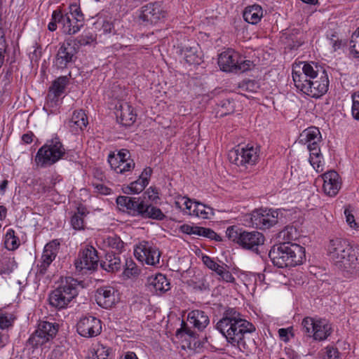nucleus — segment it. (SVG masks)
I'll return each instance as SVG.
<instances>
[{
  "instance_id": "nucleus-1",
  "label": "nucleus",
  "mask_w": 359,
  "mask_h": 359,
  "mask_svg": "<svg viewBox=\"0 0 359 359\" xmlns=\"http://www.w3.org/2000/svg\"><path fill=\"white\" fill-rule=\"evenodd\" d=\"M216 329L225 337L228 343L243 352L248 351L250 344L254 342L250 335L256 331L255 326L243 318L236 308L224 309L222 318L216 324Z\"/></svg>"
},
{
  "instance_id": "nucleus-2",
  "label": "nucleus",
  "mask_w": 359,
  "mask_h": 359,
  "mask_svg": "<svg viewBox=\"0 0 359 359\" xmlns=\"http://www.w3.org/2000/svg\"><path fill=\"white\" fill-rule=\"evenodd\" d=\"M269 257L278 268L292 267L302 264L306 259L305 248L294 243H281L271 248Z\"/></svg>"
},
{
  "instance_id": "nucleus-3",
  "label": "nucleus",
  "mask_w": 359,
  "mask_h": 359,
  "mask_svg": "<svg viewBox=\"0 0 359 359\" xmlns=\"http://www.w3.org/2000/svg\"><path fill=\"white\" fill-rule=\"evenodd\" d=\"M145 197H130L120 196L116 198L118 208L134 217H141L144 219L163 220L165 215L158 208L153 206L144 201Z\"/></svg>"
},
{
  "instance_id": "nucleus-4",
  "label": "nucleus",
  "mask_w": 359,
  "mask_h": 359,
  "mask_svg": "<svg viewBox=\"0 0 359 359\" xmlns=\"http://www.w3.org/2000/svg\"><path fill=\"white\" fill-rule=\"evenodd\" d=\"M83 287L81 281L66 277L65 280H62L60 285L50 294V304L58 309L65 308L77 296L79 289Z\"/></svg>"
},
{
  "instance_id": "nucleus-5",
  "label": "nucleus",
  "mask_w": 359,
  "mask_h": 359,
  "mask_svg": "<svg viewBox=\"0 0 359 359\" xmlns=\"http://www.w3.org/2000/svg\"><path fill=\"white\" fill-rule=\"evenodd\" d=\"M228 238L245 250L259 253V247L264 243V235L257 231H248L236 226H229L226 231Z\"/></svg>"
},
{
  "instance_id": "nucleus-6",
  "label": "nucleus",
  "mask_w": 359,
  "mask_h": 359,
  "mask_svg": "<svg viewBox=\"0 0 359 359\" xmlns=\"http://www.w3.org/2000/svg\"><path fill=\"white\" fill-rule=\"evenodd\" d=\"M65 149L58 137L52 139L42 146L37 151L35 161L41 167L50 166L61 159Z\"/></svg>"
},
{
  "instance_id": "nucleus-7",
  "label": "nucleus",
  "mask_w": 359,
  "mask_h": 359,
  "mask_svg": "<svg viewBox=\"0 0 359 359\" xmlns=\"http://www.w3.org/2000/svg\"><path fill=\"white\" fill-rule=\"evenodd\" d=\"M318 67V66L313 62L310 64L302 62L293 65L292 76L296 88L304 93L311 79L317 76Z\"/></svg>"
},
{
  "instance_id": "nucleus-8",
  "label": "nucleus",
  "mask_w": 359,
  "mask_h": 359,
  "mask_svg": "<svg viewBox=\"0 0 359 359\" xmlns=\"http://www.w3.org/2000/svg\"><path fill=\"white\" fill-rule=\"evenodd\" d=\"M283 214L279 210L258 209L251 214L252 226L259 229H269L276 224L283 222Z\"/></svg>"
},
{
  "instance_id": "nucleus-9",
  "label": "nucleus",
  "mask_w": 359,
  "mask_h": 359,
  "mask_svg": "<svg viewBox=\"0 0 359 359\" xmlns=\"http://www.w3.org/2000/svg\"><path fill=\"white\" fill-rule=\"evenodd\" d=\"M79 48V42L75 39H67L61 43L55 56L56 66L64 69L69 64L74 62Z\"/></svg>"
},
{
  "instance_id": "nucleus-10",
  "label": "nucleus",
  "mask_w": 359,
  "mask_h": 359,
  "mask_svg": "<svg viewBox=\"0 0 359 359\" xmlns=\"http://www.w3.org/2000/svg\"><path fill=\"white\" fill-rule=\"evenodd\" d=\"M229 161L238 166L255 164L259 157L257 147L247 145L238 146L231 150L228 154Z\"/></svg>"
},
{
  "instance_id": "nucleus-11",
  "label": "nucleus",
  "mask_w": 359,
  "mask_h": 359,
  "mask_svg": "<svg viewBox=\"0 0 359 359\" xmlns=\"http://www.w3.org/2000/svg\"><path fill=\"white\" fill-rule=\"evenodd\" d=\"M166 14L161 2H150L141 8L139 18L147 25H155L163 22Z\"/></svg>"
},
{
  "instance_id": "nucleus-12",
  "label": "nucleus",
  "mask_w": 359,
  "mask_h": 359,
  "mask_svg": "<svg viewBox=\"0 0 359 359\" xmlns=\"http://www.w3.org/2000/svg\"><path fill=\"white\" fill-rule=\"evenodd\" d=\"M98 262L97 251L93 246L87 245L80 250L74 265L78 271H94L97 268Z\"/></svg>"
},
{
  "instance_id": "nucleus-13",
  "label": "nucleus",
  "mask_w": 359,
  "mask_h": 359,
  "mask_svg": "<svg viewBox=\"0 0 359 359\" xmlns=\"http://www.w3.org/2000/svg\"><path fill=\"white\" fill-rule=\"evenodd\" d=\"M58 332V325L46 321L41 322L38 329L31 335L29 343L32 346L43 345L55 337Z\"/></svg>"
},
{
  "instance_id": "nucleus-14",
  "label": "nucleus",
  "mask_w": 359,
  "mask_h": 359,
  "mask_svg": "<svg viewBox=\"0 0 359 359\" xmlns=\"http://www.w3.org/2000/svg\"><path fill=\"white\" fill-rule=\"evenodd\" d=\"M329 83L326 71L318 66L317 76L311 79L304 93L312 97H320L327 92Z\"/></svg>"
},
{
  "instance_id": "nucleus-15",
  "label": "nucleus",
  "mask_w": 359,
  "mask_h": 359,
  "mask_svg": "<svg viewBox=\"0 0 359 359\" xmlns=\"http://www.w3.org/2000/svg\"><path fill=\"white\" fill-rule=\"evenodd\" d=\"M65 20L64 33L69 35L77 33L84 25V15L80 7L76 4L70 5Z\"/></svg>"
},
{
  "instance_id": "nucleus-16",
  "label": "nucleus",
  "mask_w": 359,
  "mask_h": 359,
  "mask_svg": "<svg viewBox=\"0 0 359 359\" xmlns=\"http://www.w3.org/2000/svg\"><path fill=\"white\" fill-rule=\"evenodd\" d=\"M134 254L139 261L148 265L156 266L159 263L161 253L158 249L148 242L140 243L135 249Z\"/></svg>"
},
{
  "instance_id": "nucleus-17",
  "label": "nucleus",
  "mask_w": 359,
  "mask_h": 359,
  "mask_svg": "<svg viewBox=\"0 0 359 359\" xmlns=\"http://www.w3.org/2000/svg\"><path fill=\"white\" fill-rule=\"evenodd\" d=\"M78 333L83 337H94L101 333V320L94 316H84L76 324Z\"/></svg>"
},
{
  "instance_id": "nucleus-18",
  "label": "nucleus",
  "mask_w": 359,
  "mask_h": 359,
  "mask_svg": "<svg viewBox=\"0 0 359 359\" xmlns=\"http://www.w3.org/2000/svg\"><path fill=\"white\" fill-rule=\"evenodd\" d=\"M353 247L344 238H333L330 240L327 245V255L334 264L336 265L342 257L346 255V253Z\"/></svg>"
},
{
  "instance_id": "nucleus-19",
  "label": "nucleus",
  "mask_w": 359,
  "mask_h": 359,
  "mask_svg": "<svg viewBox=\"0 0 359 359\" xmlns=\"http://www.w3.org/2000/svg\"><path fill=\"white\" fill-rule=\"evenodd\" d=\"M115 114L118 123L126 127L132 126L137 116L132 106L123 101H119L116 104Z\"/></svg>"
},
{
  "instance_id": "nucleus-20",
  "label": "nucleus",
  "mask_w": 359,
  "mask_h": 359,
  "mask_svg": "<svg viewBox=\"0 0 359 359\" xmlns=\"http://www.w3.org/2000/svg\"><path fill=\"white\" fill-rule=\"evenodd\" d=\"M335 265L340 270L353 272L359 270V246L354 245Z\"/></svg>"
},
{
  "instance_id": "nucleus-21",
  "label": "nucleus",
  "mask_w": 359,
  "mask_h": 359,
  "mask_svg": "<svg viewBox=\"0 0 359 359\" xmlns=\"http://www.w3.org/2000/svg\"><path fill=\"white\" fill-rule=\"evenodd\" d=\"M324 193L329 196H336L341 185L339 174L334 170H330L323 175Z\"/></svg>"
},
{
  "instance_id": "nucleus-22",
  "label": "nucleus",
  "mask_w": 359,
  "mask_h": 359,
  "mask_svg": "<svg viewBox=\"0 0 359 359\" xmlns=\"http://www.w3.org/2000/svg\"><path fill=\"white\" fill-rule=\"evenodd\" d=\"M116 291L113 287L104 286L96 290L95 301L97 304L104 309H109L116 302Z\"/></svg>"
},
{
  "instance_id": "nucleus-23",
  "label": "nucleus",
  "mask_w": 359,
  "mask_h": 359,
  "mask_svg": "<svg viewBox=\"0 0 359 359\" xmlns=\"http://www.w3.org/2000/svg\"><path fill=\"white\" fill-rule=\"evenodd\" d=\"M240 55L232 49L222 52L218 57V65L223 72H233L238 62Z\"/></svg>"
},
{
  "instance_id": "nucleus-24",
  "label": "nucleus",
  "mask_w": 359,
  "mask_h": 359,
  "mask_svg": "<svg viewBox=\"0 0 359 359\" xmlns=\"http://www.w3.org/2000/svg\"><path fill=\"white\" fill-rule=\"evenodd\" d=\"M68 83L69 79L66 76H60L55 80L52 86L50 87L47 95L48 102L55 104L57 102L59 97L64 93Z\"/></svg>"
},
{
  "instance_id": "nucleus-25",
  "label": "nucleus",
  "mask_w": 359,
  "mask_h": 359,
  "mask_svg": "<svg viewBox=\"0 0 359 359\" xmlns=\"http://www.w3.org/2000/svg\"><path fill=\"white\" fill-rule=\"evenodd\" d=\"M123 266V264L121 262L120 256L114 252H107L100 261L101 268L110 273H116L121 271Z\"/></svg>"
},
{
  "instance_id": "nucleus-26",
  "label": "nucleus",
  "mask_w": 359,
  "mask_h": 359,
  "mask_svg": "<svg viewBox=\"0 0 359 359\" xmlns=\"http://www.w3.org/2000/svg\"><path fill=\"white\" fill-rule=\"evenodd\" d=\"M147 285L151 292L163 293L170 290V282L165 276L158 273L148 278Z\"/></svg>"
},
{
  "instance_id": "nucleus-27",
  "label": "nucleus",
  "mask_w": 359,
  "mask_h": 359,
  "mask_svg": "<svg viewBox=\"0 0 359 359\" xmlns=\"http://www.w3.org/2000/svg\"><path fill=\"white\" fill-rule=\"evenodd\" d=\"M307 149L310 152L309 162L317 172H322L323 168V155L320 152L319 142H313L307 144Z\"/></svg>"
},
{
  "instance_id": "nucleus-28",
  "label": "nucleus",
  "mask_w": 359,
  "mask_h": 359,
  "mask_svg": "<svg viewBox=\"0 0 359 359\" xmlns=\"http://www.w3.org/2000/svg\"><path fill=\"white\" fill-rule=\"evenodd\" d=\"M201 53L199 45L196 43L184 46L181 49V54L189 65H199L201 61Z\"/></svg>"
},
{
  "instance_id": "nucleus-29",
  "label": "nucleus",
  "mask_w": 359,
  "mask_h": 359,
  "mask_svg": "<svg viewBox=\"0 0 359 359\" xmlns=\"http://www.w3.org/2000/svg\"><path fill=\"white\" fill-rule=\"evenodd\" d=\"M188 322L198 330H203L209 324L210 320L206 313L201 310H194L188 314Z\"/></svg>"
},
{
  "instance_id": "nucleus-30",
  "label": "nucleus",
  "mask_w": 359,
  "mask_h": 359,
  "mask_svg": "<svg viewBox=\"0 0 359 359\" xmlns=\"http://www.w3.org/2000/svg\"><path fill=\"white\" fill-rule=\"evenodd\" d=\"M315 327V331H313L312 337L316 341H323L331 334V325L325 319L316 320Z\"/></svg>"
},
{
  "instance_id": "nucleus-31",
  "label": "nucleus",
  "mask_w": 359,
  "mask_h": 359,
  "mask_svg": "<svg viewBox=\"0 0 359 359\" xmlns=\"http://www.w3.org/2000/svg\"><path fill=\"white\" fill-rule=\"evenodd\" d=\"M263 16L262 8L257 4L247 6L243 12L244 20L250 24L256 25Z\"/></svg>"
},
{
  "instance_id": "nucleus-32",
  "label": "nucleus",
  "mask_w": 359,
  "mask_h": 359,
  "mask_svg": "<svg viewBox=\"0 0 359 359\" xmlns=\"http://www.w3.org/2000/svg\"><path fill=\"white\" fill-rule=\"evenodd\" d=\"M88 123V118L84 111L79 110L74 112L69 121V126L70 127H76L83 130L87 126Z\"/></svg>"
},
{
  "instance_id": "nucleus-33",
  "label": "nucleus",
  "mask_w": 359,
  "mask_h": 359,
  "mask_svg": "<svg viewBox=\"0 0 359 359\" xmlns=\"http://www.w3.org/2000/svg\"><path fill=\"white\" fill-rule=\"evenodd\" d=\"M214 215L213 209L200 202H195L192 210V216L203 219H208Z\"/></svg>"
},
{
  "instance_id": "nucleus-34",
  "label": "nucleus",
  "mask_w": 359,
  "mask_h": 359,
  "mask_svg": "<svg viewBox=\"0 0 359 359\" xmlns=\"http://www.w3.org/2000/svg\"><path fill=\"white\" fill-rule=\"evenodd\" d=\"M301 142L304 141L306 144L313 142H320V133L318 128L310 127L304 130L301 134Z\"/></svg>"
},
{
  "instance_id": "nucleus-35",
  "label": "nucleus",
  "mask_w": 359,
  "mask_h": 359,
  "mask_svg": "<svg viewBox=\"0 0 359 359\" xmlns=\"http://www.w3.org/2000/svg\"><path fill=\"white\" fill-rule=\"evenodd\" d=\"M5 248L8 250H14L20 245V240L15 236V231L12 229L8 230L4 240Z\"/></svg>"
},
{
  "instance_id": "nucleus-36",
  "label": "nucleus",
  "mask_w": 359,
  "mask_h": 359,
  "mask_svg": "<svg viewBox=\"0 0 359 359\" xmlns=\"http://www.w3.org/2000/svg\"><path fill=\"white\" fill-rule=\"evenodd\" d=\"M123 268V275L128 278L137 276L140 273V269L131 258L126 259Z\"/></svg>"
},
{
  "instance_id": "nucleus-37",
  "label": "nucleus",
  "mask_w": 359,
  "mask_h": 359,
  "mask_svg": "<svg viewBox=\"0 0 359 359\" xmlns=\"http://www.w3.org/2000/svg\"><path fill=\"white\" fill-rule=\"evenodd\" d=\"M104 244L112 249L117 250L121 252L124 248V243L122 240L116 235L107 236L103 240Z\"/></svg>"
},
{
  "instance_id": "nucleus-38",
  "label": "nucleus",
  "mask_w": 359,
  "mask_h": 359,
  "mask_svg": "<svg viewBox=\"0 0 359 359\" xmlns=\"http://www.w3.org/2000/svg\"><path fill=\"white\" fill-rule=\"evenodd\" d=\"M84 212L81 208H78L76 212H75L71 217V225L75 230H81L84 229Z\"/></svg>"
},
{
  "instance_id": "nucleus-39",
  "label": "nucleus",
  "mask_w": 359,
  "mask_h": 359,
  "mask_svg": "<svg viewBox=\"0 0 359 359\" xmlns=\"http://www.w3.org/2000/svg\"><path fill=\"white\" fill-rule=\"evenodd\" d=\"M196 235L198 236H203L218 242L222 241V237L210 228L197 226Z\"/></svg>"
},
{
  "instance_id": "nucleus-40",
  "label": "nucleus",
  "mask_w": 359,
  "mask_h": 359,
  "mask_svg": "<svg viewBox=\"0 0 359 359\" xmlns=\"http://www.w3.org/2000/svg\"><path fill=\"white\" fill-rule=\"evenodd\" d=\"M189 285L196 290L204 291L210 290V284L205 276H201L200 278L196 277L195 280H190Z\"/></svg>"
},
{
  "instance_id": "nucleus-41",
  "label": "nucleus",
  "mask_w": 359,
  "mask_h": 359,
  "mask_svg": "<svg viewBox=\"0 0 359 359\" xmlns=\"http://www.w3.org/2000/svg\"><path fill=\"white\" fill-rule=\"evenodd\" d=\"M350 53L359 58V27L353 33L349 41Z\"/></svg>"
},
{
  "instance_id": "nucleus-42",
  "label": "nucleus",
  "mask_w": 359,
  "mask_h": 359,
  "mask_svg": "<svg viewBox=\"0 0 359 359\" xmlns=\"http://www.w3.org/2000/svg\"><path fill=\"white\" fill-rule=\"evenodd\" d=\"M318 357L320 359H337L339 358V351L337 348L327 346L319 351Z\"/></svg>"
},
{
  "instance_id": "nucleus-43",
  "label": "nucleus",
  "mask_w": 359,
  "mask_h": 359,
  "mask_svg": "<svg viewBox=\"0 0 359 359\" xmlns=\"http://www.w3.org/2000/svg\"><path fill=\"white\" fill-rule=\"evenodd\" d=\"M316 320L311 317H306L302 322V331L309 337H312L313 331H315V326Z\"/></svg>"
},
{
  "instance_id": "nucleus-44",
  "label": "nucleus",
  "mask_w": 359,
  "mask_h": 359,
  "mask_svg": "<svg viewBox=\"0 0 359 359\" xmlns=\"http://www.w3.org/2000/svg\"><path fill=\"white\" fill-rule=\"evenodd\" d=\"M110 349L102 344H97L90 359H109Z\"/></svg>"
},
{
  "instance_id": "nucleus-45",
  "label": "nucleus",
  "mask_w": 359,
  "mask_h": 359,
  "mask_svg": "<svg viewBox=\"0 0 359 359\" xmlns=\"http://www.w3.org/2000/svg\"><path fill=\"white\" fill-rule=\"evenodd\" d=\"M220 116L232 114L235 110V103L233 100L225 99L220 102Z\"/></svg>"
},
{
  "instance_id": "nucleus-46",
  "label": "nucleus",
  "mask_w": 359,
  "mask_h": 359,
  "mask_svg": "<svg viewBox=\"0 0 359 359\" xmlns=\"http://www.w3.org/2000/svg\"><path fill=\"white\" fill-rule=\"evenodd\" d=\"M33 187L35 191L41 194L50 191L52 189V187L47 185L45 180L41 178L34 180Z\"/></svg>"
},
{
  "instance_id": "nucleus-47",
  "label": "nucleus",
  "mask_w": 359,
  "mask_h": 359,
  "mask_svg": "<svg viewBox=\"0 0 359 359\" xmlns=\"http://www.w3.org/2000/svg\"><path fill=\"white\" fill-rule=\"evenodd\" d=\"M202 261L203 264L210 270L215 271L217 275L224 267L222 265L217 264L213 259L208 255H203L202 257Z\"/></svg>"
},
{
  "instance_id": "nucleus-48",
  "label": "nucleus",
  "mask_w": 359,
  "mask_h": 359,
  "mask_svg": "<svg viewBox=\"0 0 359 359\" xmlns=\"http://www.w3.org/2000/svg\"><path fill=\"white\" fill-rule=\"evenodd\" d=\"M147 186L144 182H143L139 177L135 182L130 183V184L127 187V189H129L128 194H138L142 191L144 188Z\"/></svg>"
},
{
  "instance_id": "nucleus-49",
  "label": "nucleus",
  "mask_w": 359,
  "mask_h": 359,
  "mask_svg": "<svg viewBox=\"0 0 359 359\" xmlns=\"http://www.w3.org/2000/svg\"><path fill=\"white\" fill-rule=\"evenodd\" d=\"M13 320V314L0 311V330H3L12 326Z\"/></svg>"
},
{
  "instance_id": "nucleus-50",
  "label": "nucleus",
  "mask_w": 359,
  "mask_h": 359,
  "mask_svg": "<svg viewBox=\"0 0 359 359\" xmlns=\"http://www.w3.org/2000/svg\"><path fill=\"white\" fill-rule=\"evenodd\" d=\"M252 66V62L250 60H245L240 55V59L238 60V64L233 68L234 73H243L246 71H248L251 69Z\"/></svg>"
},
{
  "instance_id": "nucleus-51",
  "label": "nucleus",
  "mask_w": 359,
  "mask_h": 359,
  "mask_svg": "<svg viewBox=\"0 0 359 359\" xmlns=\"http://www.w3.org/2000/svg\"><path fill=\"white\" fill-rule=\"evenodd\" d=\"M352 115L353 117L359 121V92L358 93H355L352 95Z\"/></svg>"
},
{
  "instance_id": "nucleus-52",
  "label": "nucleus",
  "mask_w": 359,
  "mask_h": 359,
  "mask_svg": "<svg viewBox=\"0 0 359 359\" xmlns=\"http://www.w3.org/2000/svg\"><path fill=\"white\" fill-rule=\"evenodd\" d=\"M120 168L117 170V173H125L131 171L135 168V163L133 159H128V161H122L119 165Z\"/></svg>"
},
{
  "instance_id": "nucleus-53",
  "label": "nucleus",
  "mask_w": 359,
  "mask_h": 359,
  "mask_svg": "<svg viewBox=\"0 0 359 359\" xmlns=\"http://www.w3.org/2000/svg\"><path fill=\"white\" fill-rule=\"evenodd\" d=\"M239 88L243 90L255 92L258 88V84L255 81L248 80L241 83L239 84Z\"/></svg>"
},
{
  "instance_id": "nucleus-54",
  "label": "nucleus",
  "mask_w": 359,
  "mask_h": 359,
  "mask_svg": "<svg viewBox=\"0 0 359 359\" xmlns=\"http://www.w3.org/2000/svg\"><path fill=\"white\" fill-rule=\"evenodd\" d=\"M121 157H117L114 153H110L108 156V162L111 166V168L117 172V170L120 168L119 165L122 160Z\"/></svg>"
},
{
  "instance_id": "nucleus-55",
  "label": "nucleus",
  "mask_w": 359,
  "mask_h": 359,
  "mask_svg": "<svg viewBox=\"0 0 359 359\" xmlns=\"http://www.w3.org/2000/svg\"><path fill=\"white\" fill-rule=\"evenodd\" d=\"M59 247L60 242L58 240L54 239L45 245L43 250L46 251L47 253L54 252V255H57Z\"/></svg>"
},
{
  "instance_id": "nucleus-56",
  "label": "nucleus",
  "mask_w": 359,
  "mask_h": 359,
  "mask_svg": "<svg viewBox=\"0 0 359 359\" xmlns=\"http://www.w3.org/2000/svg\"><path fill=\"white\" fill-rule=\"evenodd\" d=\"M53 18L55 21L57 22L62 27V32L64 33V25L66 24V13H63L60 10H55L53 11Z\"/></svg>"
},
{
  "instance_id": "nucleus-57",
  "label": "nucleus",
  "mask_w": 359,
  "mask_h": 359,
  "mask_svg": "<svg viewBox=\"0 0 359 359\" xmlns=\"http://www.w3.org/2000/svg\"><path fill=\"white\" fill-rule=\"evenodd\" d=\"M218 276H219V280H222L227 283H234L235 278L229 271L225 269L224 266L222 269L219 271Z\"/></svg>"
},
{
  "instance_id": "nucleus-58",
  "label": "nucleus",
  "mask_w": 359,
  "mask_h": 359,
  "mask_svg": "<svg viewBox=\"0 0 359 359\" xmlns=\"http://www.w3.org/2000/svg\"><path fill=\"white\" fill-rule=\"evenodd\" d=\"M344 215L346 217V221L350 227L354 229H358L359 226L356 223L355 217L351 212L348 209L346 208L344 210Z\"/></svg>"
},
{
  "instance_id": "nucleus-59",
  "label": "nucleus",
  "mask_w": 359,
  "mask_h": 359,
  "mask_svg": "<svg viewBox=\"0 0 359 359\" xmlns=\"http://www.w3.org/2000/svg\"><path fill=\"white\" fill-rule=\"evenodd\" d=\"M50 264L43 262V261H41L40 264L37 265V271L36 272V276L37 278H41L47 271V269Z\"/></svg>"
},
{
  "instance_id": "nucleus-60",
  "label": "nucleus",
  "mask_w": 359,
  "mask_h": 359,
  "mask_svg": "<svg viewBox=\"0 0 359 359\" xmlns=\"http://www.w3.org/2000/svg\"><path fill=\"white\" fill-rule=\"evenodd\" d=\"M8 48V44L6 39H1L0 41V68L2 67L4 60L5 53Z\"/></svg>"
},
{
  "instance_id": "nucleus-61",
  "label": "nucleus",
  "mask_w": 359,
  "mask_h": 359,
  "mask_svg": "<svg viewBox=\"0 0 359 359\" xmlns=\"http://www.w3.org/2000/svg\"><path fill=\"white\" fill-rule=\"evenodd\" d=\"M183 199H184V205H185V208H184V211L187 214H188L189 215H192V210L194 209V205L195 204V202H197V201L189 199L188 198H184Z\"/></svg>"
},
{
  "instance_id": "nucleus-62",
  "label": "nucleus",
  "mask_w": 359,
  "mask_h": 359,
  "mask_svg": "<svg viewBox=\"0 0 359 359\" xmlns=\"http://www.w3.org/2000/svg\"><path fill=\"white\" fill-rule=\"evenodd\" d=\"M198 226H191L189 224H183L180 226V231L186 234L189 235H196V229Z\"/></svg>"
},
{
  "instance_id": "nucleus-63",
  "label": "nucleus",
  "mask_w": 359,
  "mask_h": 359,
  "mask_svg": "<svg viewBox=\"0 0 359 359\" xmlns=\"http://www.w3.org/2000/svg\"><path fill=\"white\" fill-rule=\"evenodd\" d=\"M151 174L152 169L150 167H147L143 170L142 174L139 177L140 178V180H142L143 182L148 184Z\"/></svg>"
},
{
  "instance_id": "nucleus-64",
  "label": "nucleus",
  "mask_w": 359,
  "mask_h": 359,
  "mask_svg": "<svg viewBox=\"0 0 359 359\" xmlns=\"http://www.w3.org/2000/svg\"><path fill=\"white\" fill-rule=\"evenodd\" d=\"M147 195L148 198L151 201H156L158 198V193L156 188L149 187L144 193Z\"/></svg>"
}]
</instances>
